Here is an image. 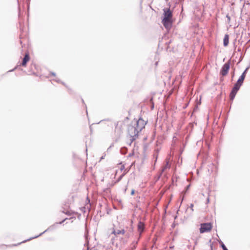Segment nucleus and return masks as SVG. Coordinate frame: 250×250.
<instances>
[{
    "label": "nucleus",
    "mask_w": 250,
    "mask_h": 250,
    "mask_svg": "<svg viewBox=\"0 0 250 250\" xmlns=\"http://www.w3.org/2000/svg\"><path fill=\"white\" fill-rule=\"evenodd\" d=\"M209 243H210V249H211V250H212L213 243H211V239L209 240Z\"/></svg>",
    "instance_id": "393cba45"
},
{
    "label": "nucleus",
    "mask_w": 250,
    "mask_h": 250,
    "mask_svg": "<svg viewBox=\"0 0 250 250\" xmlns=\"http://www.w3.org/2000/svg\"><path fill=\"white\" fill-rule=\"evenodd\" d=\"M110 147H111V146H110V147H108V149H110Z\"/></svg>",
    "instance_id": "de8ad7c7"
},
{
    "label": "nucleus",
    "mask_w": 250,
    "mask_h": 250,
    "mask_svg": "<svg viewBox=\"0 0 250 250\" xmlns=\"http://www.w3.org/2000/svg\"><path fill=\"white\" fill-rule=\"evenodd\" d=\"M134 155V151H132L131 153H130L128 154V157H131L133 156Z\"/></svg>",
    "instance_id": "b1692460"
},
{
    "label": "nucleus",
    "mask_w": 250,
    "mask_h": 250,
    "mask_svg": "<svg viewBox=\"0 0 250 250\" xmlns=\"http://www.w3.org/2000/svg\"><path fill=\"white\" fill-rule=\"evenodd\" d=\"M112 233L114 234L115 235H116L117 234H121V231H120V230H113Z\"/></svg>",
    "instance_id": "a211bd4d"
},
{
    "label": "nucleus",
    "mask_w": 250,
    "mask_h": 250,
    "mask_svg": "<svg viewBox=\"0 0 250 250\" xmlns=\"http://www.w3.org/2000/svg\"><path fill=\"white\" fill-rule=\"evenodd\" d=\"M226 18H227V22L228 23H229L230 22V20H231V18L229 16V14H228L227 15H226Z\"/></svg>",
    "instance_id": "6ab92c4d"
},
{
    "label": "nucleus",
    "mask_w": 250,
    "mask_h": 250,
    "mask_svg": "<svg viewBox=\"0 0 250 250\" xmlns=\"http://www.w3.org/2000/svg\"><path fill=\"white\" fill-rule=\"evenodd\" d=\"M21 243H19L18 244H13V245H7L6 246L7 247H15V246H17L19 245H20Z\"/></svg>",
    "instance_id": "4be33fe9"
},
{
    "label": "nucleus",
    "mask_w": 250,
    "mask_h": 250,
    "mask_svg": "<svg viewBox=\"0 0 250 250\" xmlns=\"http://www.w3.org/2000/svg\"><path fill=\"white\" fill-rule=\"evenodd\" d=\"M246 76L242 75L239 77V79L237 81L236 83L234 84L239 87H241L245 79Z\"/></svg>",
    "instance_id": "9d476101"
},
{
    "label": "nucleus",
    "mask_w": 250,
    "mask_h": 250,
    "mask_svg": "<svg viewBox=\"0 0 250 250\" xmlns=\"http://www.w3.org/2000/svg\"><path fill=\"white\" fill-rule=\"evenodd\" d=\"M131 195H133L134 194H135V190L134 189H132L131 191Z\"/></svg>",
    "instance_id": "cd10ccee"
},
{
    "label": "nucleus",
    "mask_w": 250,
    "mask_h": 250,
    "mask_svg": "<svg viewBox=\"0 0 250 250\" xmlns=\"http://www.w3.org/2000/svg\"><path fill=\"white\" fill-rule=\"evenodd\" d=\"M194 124H196L195 122L190 123L188 124V126H187V129L189 131V133L191 132L193 127Z\"/></svg>",
    "instance_id": "f8f14e48"
},
{
    "label": "nucleus",
    "mask_w": 250,
    "mask_h": 250,
    "mask_svg": "<svg viewBox=\"0 0 250 250\" xmlns=\"http://www.w3.org/2000/svg\"><path fill=\"white\" fill-rule=\"evenodd\" d=\"M230 65V59L225 63H224L222 66L220 71V75L222 77L226 76L229 71Z\"/></svg>",
    "instance_id": "39448f33"
},
{
    "label": "nucleus",
    "mask_w": 250,
    "mask_h": 250,
    "mask_svg": "<svg viewBox=\"0 0 250 250\" xmlns=\"http://www.w3.org/2000/svg\"><path fill=\"white\" fill-rule=\"evenodd\" d=\"M128 134L131 138V143L134 141L138 136L139 131L134 125H129L127 128Z\"/></svg>",
    "instance_id": "7ed1b4c3"
},
{
    "label": "nucleus",
    "mask_w": 250,
    "mask_h": 250,
    "mask_svg": "<svg viewBox=\"0 0 250 250\" xmlns=\"http://www.w3.org/2000/svg\"><path fill=\"white\" fill-rule=\"evenodd\" d=\"M54 81H55L56 82L58 83H61L62 84L65 85V83L63 82H61V81L59 79L56 78L54 80Z\"/></svg>",
    "instance_id": "aec40b11"
},
{
    "label": "nucleus",
    "mask_w": 250,
    "mask_h": 250,
    "mask_svg": "<svg viewBox=\"0 0 250 250\" xmlns=\"http://www.w3.org/2000/svg\"><path fill=\"white\" fill-rule=\"evenodd\" d=\"M137 229L138 231L140 232V234H141V233L144 231L145 229V223L140 221L137 225Z\"/></svg>",
    "instance_id": "1a4fd4ad"
},
{
    "label": "nucleus",
    "mask_w": 250,
    "mask_h": 250,
    "mask_svg": "<svg viewBox=\"0 0 250 250\" xmlns=\"http://www.w3.org/2000/svg\"><path fill=\"white\" fill-rule=\"evenodd\" d=\"M51 74L53 76H56V73L55 72H51Z\"/></svg>",
    "instance_id": "473e14b6"
},
{
    "label": "nucleus",
    "mask_w": 250,
    "mask_h": 250,
    "mask_svg": "<svg viewBox=\"0 0 250 250\" xmlns=\"http://www.w3.org/2000/svg\"><path fill=\"white\" fill-rule=\"evenodd\" d=\"M234 76V70L233 71V72H232V77L233 78Z\"/></svg>",
    "instance_id": "e433bc0d"
},
{
    "label": "nucleus",
    "mask_w": 250,
    "mask_h": 250,
    "mask_svg": "<svg viewBox=\"0 0 250 250\" xmlns=\"http://www.w3.org/2000/svg\"><path fill=\"white\" fill-rule=\"evenodd\" d=\"M82 102H83V103H84V101H83V99H82Z\"/></svg>",
    "instance_id": "49530a36"
},
{
    "label": "nucleus",
    "mask_w": 250,
    "mask_h": 250,
    "mask_svg": "<svg viewBox=\"0 0 250 250\" xmlns=\"http://www.w3.org/2000/svg\"><path fill=\"white\" fill-rule=\"evenodd\" d=\"M189 187H190V185H188V186L186 187V188H185V192H187V191L188 190V189H189Z\"/></svg>",
    "instance_id": "a878e982"
},
{
    "label": "nucleus",
    "mask_w": 250,
    "mask_h": 250,
    "mask_svg": "<svg viewBox=\"0 0 250 250\" xmlns=\"http://www.w3.org/2000/svg\"><path fill=\"white\" fill-rule=\"evenodd\" d=\"M127 148L125 146H123L120 149V152L122 154L125 155L127 153Z\"/></svg>",
    "instance_id": "4468645a"
},
{
    "label": "nucleus",
    "mask_w": 250,
    "mask_h": 250,
    "mask_svg": "<svg viewBox=\"0 0 250 250\" xmlns=\"http://www.w3.org/2000/svg\"><path fill=\"white\" fill-rule=\"evenodd\" d=\"M86 114H87L88 111L87 110H86Z\"/></svg>",
    "instance_id": "3c124183"
},
{
    "label": "nucleus",
    "mask_w": 250,
    "mask_h": 250,
    "mask_svg": "<svg viewBox=\"0 0 250 250\" xmlns=\"http://www.w3.org/2000/svg\"><path fill=\"white\" fill-rule=\"evenodd\" d=\"M146 123L147 121L144 120L141 117H140L138 120L134 119V125L139 132L141 131L145 128Z\"/></svg>",
    "instance_id": "20e7f679"
},
{
    "label": "nucleus",
    "mask_w": 250,
    "mask_h": 250,
    "mask_svg": "<svg viewBox=\"0 0 250 250\" xmlns=\"http://www.w3.org/2000/svg\"><path fill=\"white\" fill-rule=\"evenodd\" d=\"M193 206H194L193 204H191L190 206H189V208L191 209L192 211L193 210Z\"/></svg>",
    "instance_id": "bb28decb"
},
{
    "label": "nucleus",
    "mask_w": 250,
    "mask_h": 250,
    "mask_svg": "<svg viewBox=\"0 0 250 250\" xmlns=\"http://www.w3.org/2000/svg\"><path fill=\"white\" fill-rule=\"evenodd\" d=\"M224 80V78H220V81H223Z\"/></svg>",
    "instance_id": "4c0bfd02"
},
{
    "label": "nucleus",
    "mask_w": 250,
    "mask_h": 250,
    "mask_svg": "<svg viewBox=\"0 0 250 250\" xmlns=\"http://www.w3.org/2000/svg\"><path fill=\"white\" fill-rule=\"evenodd\" d=\"M175 225H176L175 223V222H174V223H173L172 224V225H171V227H172V228H175Z\"/></svg>",
    "instance_id": "7c9ffc66"
},
{
    "label": "nucleus",
    "mask_w": 250,
    "mask_h": 250,
    "mask_svg": "<svg viewBox=\"0 0 250 250\" xmlns=\"http://www.w3.org/2000/svg\"><path fill=\"white\" fill-rule=\"evenodd\" d=\"M132 143H131V139L130 140V142L127 143V144L129 146H131Z\"/></svg>",
    "instance_id": "f704fd0d"
},
{
    "label": "nucleus",
    "mask_w": 250,
    "mask_h": 250,
    "mask_svg": "<svg viewBox=\"0 0 250 250\" xmlns=\"http://www.w3.org/2000/svg\"><path fill=\"white\" fill-rule=\"evenodd\" d=\"M169 7L163 9V14L162 17V23L167 30H170L173 23V11L170 9V3L168 4Z\"/></svg>",
    "instance_id": "f257e3e1"
},
{
    "label": "nucleus",
    "mask_w": 250,
    "mask_h": 250,
    "mask_svg": "<svg viewBox=\"0 0 250 250\" xmlns=\"http://www.w3.org/2000/svg\"><path fill=\"white\" fill-rule=\"evenodd\" d=\"M166 1H168V0H166Z\"/></svg>",
    "instance_id": "603ef678"
},
{
    "label": "nucleus",
    "mask_w": 250,
    "mask_h": 250,
    "mask_svg": "<svg viewBox=\"0 0 250 250\" xmlns=\"http://www.w3.org/2000/svg\"><path fill=\"white\" fill-rule=\"evenodd\" d=\"M67 219V218H66L64 219L63 220H62V221L58 222V225L59 224H60V225L62 224Z\"/></svg>",
    "instance_id": "5701e85b"
},
{
    "label": "nucleus",
    "mask_w": 250,
    "mask_h": 250,
    "mask_svg": "<svg viewBox=\"0 0 250 250\" xmlns=\"http://www.w3.org/2000/svg\"><path fill=\"white\" fill-rule=\"evenodd\" d=\"M240 88V87L235 84H234V86L231 89V90L229 94V99L231 101H232L234 100L237 92L239 91Z\"/></svg>",
    "instance_id": "6e6552de"
},
{
    "label": "nucleus",
    "mask_w": 250,
    "mask_h": 250,
    "mask_svg": "<svg viewBox=\"0 0 250 250\" xmlns=\"http://www.w3.org/2000/svg\"><path fill=\"white\" fill-rule=\"evenodd\" d=\"M170 43V41L168 42H167L166 44H169Z\"/></svg>",
    "instance_id": "58836bf2"
},
{
    "label": "nucleus",
    "mask_w": 250,
    "mask_h": 250,
    "mask_svg": "<svg viewBox=\"0 0 250 250\" xmlns=\"http://www.w3.org/2000/svg\"><path fill=\"white\" fill-rule=\"evenodd\" d=\"M249 68H250V66H248L247 67H246V68L245 69V70L242 73V75H243L244 76H246Z\"/></svg>",
    "instance_id": "f3484780"
},
{
    "label": "nucleus",
    "mask_w": 250,
    "mask_h": 250,
    "mask_svg": "<svg viewBox=\"0 0 250 250\" xmlns=\"http://www.w3.org/2000/svg\"><path fill=\"white\" fill-rule=\"evenodd\" d=\"M229 43V35L228 34H225L223 39V45L226 47Z\"/></svg>",
    "instance_id": "9b49d317"
},
{
    "label": "nucleus",
    "mask_w": 250,
    "mask_h": 250,
    "mask_svg": "<svg viewBox=\"0 0 250 250\" xmlns=\"http://www.w3.org/2000/svg\"><path fill=\"white\" fill-rule=\"evenodd\" d=\"M58 222H56V223H54V224H53L52 225H51L50 227H49L46 230H45L43 232L41 233L38 235H37V236H35L34 237H31V238H30L29 239H28L27 240H25L23 241L22 242V243L26 242H27L28 241L32 240L33 239L37 238L38 237L42 235L43 233H44L45 232H47L48 231L53 230L54 229H56L58 227Z\"/></svg>",
    "instance_id": "0eeeda50"
},
{
    "label": "nucleus",
    "mask_w": 250,
    "mask_h": 250,
    "mask_svg": "<svg viewBox=\"0 0 250 250\" xmlns=\"http://www.w3.org/2000/svg\"><path fill=\"white\" fill-rule=\"evenodd\" d=\"M241 51L240 49V48H238V51Z\"/></svg>",
    "instance_id": "37998d69"
},
{
    "label": "nucleus",
    "mask_w": 250,
    "mask_h": 250,
    "mask_svg": "<svg viewBox=\"0 0 250 250\" xmlns=\"http://www.w3.org/2000/svg\"><path fill=\"white\" fill-rule=\"evenodd\" d=\"M177 218V215H175V216H174V219H176Z\"/></svg>",
    "instance_id": "ea45409f"
},
{
    "label": "nucleus",
    "mask_w": 250,
    "mask_h": 250,
    "mask_svg": "<svg viewBox=\"0 0 250 250\" xmlns=\"http://www.w3.org/2000/svg\"><path fill=\"white\" fill-rule=\"evenodd\" d=\"M120 231H121V234H124L125 233V230L124 229L120 230Z\"/></svg>",
    "instance_id": "c85d7f7f"
},
{
    "label": "nucleus",
    "mask_w": 250,
    "mask_h": 250,
    "mask_svg": "<svg viewBox=\"0 0 250 250\" xmlns=\"http://www.w3.org/2000/svg\"><path fill=\"white\" fill-rule=\"evenodd\" d=\"M209 202V197H208L207 198V200H206V203L208 204V203Z\"/></svg>",
    "instance_id": "2f4dec72"
},
{
    "label": "nucleus",
    "mask_w": 250,
    "mask_h": 250,
    "mask_svg": "<svg viewBox=\"0 0 250 250\" xmlns=\"http://www.w3.org/2000/svg\"><path fill=\"white\" fill-rule=\"evenodd\" d=\"M125 169V166L124 165H122L121 166V167H120V170L121 171L123 170L124 169Z\"/></svg>",
    "instance_id": "c756f323"
},
{
    "label": "nucleus",
    "mask_w": 250,
    "mask_h": 250,
    "mask_svg": "<svg viewBox=\"0 0 250 250\" xmlns=\"http://www.w3.org/2000/svg\"><path fill=\"white\" fill-rule=\"evenodd\" d=\"M166 168H167V166H165L164 167H163L160 174L157 176V177H156V182L158 181L161 178V177L163 173L164 172V171L165 170Z\"/></svg>",
    "instance_id": "ddd939ff"
},
{
    "label": "nucleus",
    "mask_w": 250,
    "mask_h": 250,
    "mask_svg": "<svg viewBox=\"0 0 250 250\" xmlns=\"http://www.w3.org/2000/svg\"><path fill=\"white\" fill-rule=\"evenodd\" d=\"M126 190V188H125V189L124 192H125Z\"/></svg>",
    "instance_id": "c03bdc74"
},
{
    "label": "nucleus",
    "mask_w": 250,
    "mask_h": 250,
    "mask_svg": "<svg viewBox=\"0 0 250 250\" xmlns=\"http://www.w3.org/2000/svg\"><path fill=\"white\" fill-rule=\"evenodd\" d=\"M104 158V156H102L101 158V159H103Z\"/></svg>",
    "instance_id": "79ce46f5"
},
{
    "label": "nucleus",
    "mask_w": 250,
    "mask_h": 250,
    "mask_svg": "<svg viewBox=\"0 0 250 250\" xmlns=\"http://www.w3.org/2000/svg\"><path fill=\"white\" fill-rule=\"evenodd\" d=\"M137 244H138V242H136V243H135V245L134 246H133V247H134L133 248H134V249H135V248H136V245H137Z\"/></svg>",
    "instance_id": "c9c22d12"
},
{
    "label": "nucleus",
    "mask_w": 250,
    "mask_h": 250,
    "mask_svg": "<svg viewBox=\"0 0 250 250\" xmlns=\"http://www.w3.org/2000/svg\"><path fill=\"white\" fill-rule=\"evenodd\" d=\"M62 212L68 215H70L74 213L71 210H67L66 211H62Z\"/></svg>",
    "instance_id": "dca6fc26"
},
{
    "label": "nucleus",
    "mask_w": 250,
    "mask_h": 250,
    "mask_svg": "<svg viewBox=\"0 0 250 250\" xmlns=\"http://www.w3.org/2000/svg\"><path fill=\"white\" fill-rule=\"evenodd\" d=\"M30 60V56L28 52L26 53L24 57L22 59V62H18L17 65L12 69L9 71V72H13L16 69H18L21 71H23V69L21 68V66H26L27 62Z\"/></svg>",
    "instance_id": "f03ea898"
},
{
    "label": "nucleus",
    "mask_w": 250,
    "mask_h": 250,
    "mask_svg": "<svg viewBox=\"0 0 250 250\" xmlns=\"http://www.w3.org/2000/svg\"><path fill=\"white\" fill-rule=\"evenodd\" d=\"M188 104H187L186 105H185V106L184 108H186L188 106Z\"/></svg>",
    "instance_id": "a19ab883"
},
{
    "label": "nucleus",
    "mask_w": 250,
    "mask_h": 250,
    "mask_svg": "<svg viewBox=\"0 0 250 250\" xmlns=\"http://www.w3.org/2000/svg\"><path fill=\"white\" fill-rule=\"evenodd\" d=\"M218 242L220 244V247L223 249V250H225V249H227L225 244L221 240H218Z\"/></svg>",
    "instance_id": "2eb2a0df"
},
{
    "label": "nucleus",
    "mask_w": 250,
    "mask_h": 250,
    "mask_svg": "<svg viewBox=\"0 0 250 250\" xmlns=\"http://www.w3.org/2000/svg\"><path fill=\"white\" fill-rule=\"evenodd\" d=\"M110 147H111V146H110V147H108V149H110Z\"/></svg>",
    "instance_id": "8fccbe9b"
},
{
    "label": "nucleus",
    "mask_w": 250,
    "mask_h": 250,
    "mask_svg": "<svg viewBox=\"0 0 250 250\" xmlns=\"http://www.w3.org/2000/svg\"><path fill=\"white\" fill-rule=\"evenodd\" d=\"M125 173H123V174H122L121 175H120V176H119V177L118 178V180H117V181L118 182H119V181H120V180L123 178V177H124V176L125 175Z\"/></svg>",
    "instance_id": "412c9836"
},
{
    "label": "nucleus",
    "mask_w": 250,
    "mask_h": 250,
    "mask_svg": "<svg viewBox=\"0 0 250 250\" xmlns=\"http://www.w3.org/2000/svg\"><path fill=\"white\" fill-rule=\"evenodd\" d=\"M212 228V225L211 223H204L200 225V232L203 233L210 231Z\"/></svg>",
    "instance_id": "423d86ee"
},
{
    "label": "nucleus",
    "mask_w": 250,
    "mask_h": 250,
    "mask_svg": "<svg viewBox=\"0 0 250 250\" xmlns=\"http://www.w3.org/2000/svg\"><path fill=\"white\" fill-rule=\"evenodd\" d=\"M198 108V106L196 105L195 108H194L193 111L195 112Z\"/></svg>",
    "instance_id": "72a5a7b5"
},
{
    "label": "nucleus",
    "mask_w": 250,
    "mask_h": 250,
    "mask_svg": "<svg viewBox=\"0 0 250 250\" xmlns=\"http://www.w3.org/2000/svg\"><path fill=\"white\" fill-rule=\"evenodd\" d=\"M90 130L91 131L92 130V128H91V126H90Z\"/></svg>",
    "instance_id": "a18cd8bd"
},
{
    "label": "nucleus",
    "mask_w": 250,
    "mask_h": 250,
    "mask_svg": "<svg viewBox=\"0 0 250 250\" xmlns=\"http://www.w3.org/2000/svg\"><path fill=\"white\" fill-rule=\"evenodd\" d=\"M110 147H111V146H110V147H108V149H110Z\"/></svg>",
    "instance_id": "09e8293b"
}]
</instances>
